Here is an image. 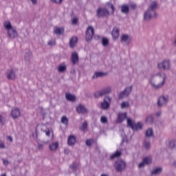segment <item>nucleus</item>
<instances>
[{"label":"nucleus","mask_w":176,"mask_h":176,"mask_svg":"<svg viewBox=\"0 0 176 176\" xmlns=\"http://www.w3.org/2000/svg\"><path fill=\"white\" fill-rule=\"evenodd\" d=\"M78 167H79V164H76L75 162L72 163L69 166V168H71V170H72V171H77L78 170Z\"/></svg>","instance_id":"36"},{"label":"nucleus","mask_w":176,"mask_h":176,"mask_svg":"<svg viewBox=\"0 0 176 176\" xmlns=\"http://www.w3.org/2000/svg\"><path fill=\"white\" fill-rule=\"evenodd\" d=\"M102 76H105V73L102 72H95L94 75L91 77L92 80L94 79H97L98 78H102Z\"/></svg>","instance_id":"23"},{"label":"nucleus","mask_w":176,"mask_h":176,"mask_svg":"<svg viewBox=\"0 0 176 176\" xmlns=\"http://www.w3.org/2000/svg\"><path fill=\"white\" fill-rule=\"evenodd\" d=\"M144 122L147 124H153V122H155V119L153 118V114H150L147 116L144 120Z\"/></svg>","instance_id":"22"},{"label":"nucleus","mask_w":176,"mask_h":176,"mask_svg":"<svg viewBox=\"0 0 176 176\" xmlns=\"http://www.w3.org/2000/svg\"><path fill=\"white\" fill-rule=\"evenodd\" d=\"M167 80V74L163 72H160L153 74L148 78V83L154 90H160L164 87Z\"/></svg>","instance_id":"1"},{"label":"nucleus","mask_w":176,"mask_h":176,"mask_svg":"<svg viewBox=\"0 0 176 176\" xmlns=\"http://www.w3.org/2000/svg\"><path fill=\"white\" fill-rule=\"evenodd\" d=\"M54 32L56 35H62V34H64V28H56Z\"/></svg>","instance_id":"32"},{"label":"nucleus","mask_w":176,"mask_h":176,"mask_svg":"<svg viewBox=\"0 0 176 176\" xmlns=\"http://www.w3.org/2000/svg\"><path fill=\"white\" fill-rule=\"evenodd\" d=\"M130 10L129 6L127 5H122L121 6V12L124 13V14H127Z\"/></svg>","instance_id":"31"},{"label":"nucleus","mask_w":176,"mask_h":176,"mask_svg":"<svg viewBox=\"0 0 176 176\" xmlns=\"http://www.w3.org/2000/svg\"><path fill=\"white\" fill-rule=\"evenodd\" d=\"M121 155H122V152L117 151L116 153L110 155V159L112 160L115 159V157H119V156H120Z\"/></svg>","instance_id":"35"},{"label":"nucleus","mask_w":176,"mask_h":176,"mask_svg":"<svg viewBox=\"0 0 176 176\" xmlns=\"http://www.w3.org/2000/svg\"><path fill=\"white\" fill-rule=\"evenodd\" d=\"M38 135H50V131L47 129V126L45 124H41L36 127V138L38 139Z\"/></svg>","instance_id":"3"},{"label":"nucleus","mask_w":176,"mask_h":176,"mask_svg":"<svg viewBox=\"0 0 176 176\" xmlns=\"http://www.w3.org/2000/svg\"><path fill=\"white\" fill-rule=\"evenodd\" d=\"M124 119H127V113H119L118 114L116 123L120 124L123 122V120H124Z\"/></svg>","instance_id":"16"},{"label":"nucleus","mask_w":176,"mask_h":176,"mask_svg":"<svg viewBox=\"0 0 176 176\" xmlns=\"http://www.w3.org/2000/svg\"><path fill=\"white\" fill-rule=\"evenodd\" d=\"M70 16L72 18L74 17V12H72V13L70 14Z\"/></svg>","instance_id":"60"},{"label":"nucleus","mask_w":176,"mask_h":176,"mask_svg":"<svg viewBox=\"0 0 176 176\" xmlns=\"http://www.w3.org/2000/svg\"><path fill=\"white\" fill-rule=\"evenodd\" d=\"M5 123H6V119L3 116L0 114V126H5Z\"/></svg>","instance_id":"41"},{"label":"nucleus","mask_w":176,"mask_h":176,"mask_svg":"<svg viewBox=\"0 0 176 176\" xmlns=\"http://www.w3.org/2000/svg\"><path fill=\"white\" fill-rule=\"evenodd\" d=\"M78 23H79V19H78V18H76V17L72 18V24L73 25H76V24H78Z\"/></svg>","instance_id":"43"},{"label":"nucleus","mask_w":176,"mask_h":176,"mask_svg":"<svg viewBox=\"0 0 176 176\" xmlns=\"http://www.w3.org/2000/svg\"><path fill=\"white\" fill-rule=\"evenodd\" d=\"M172 67L173 63L170 59H164L157 65V68L162 71H170Z\"/></svg>","instance_id":"2"},{"label":"nucleus","mask_w":176,"mask_h":176,"mask_svg":"<svg viewBox=\"0 0 176 176\" xmlns=\"http://www.w3.org/2000/svg\"><path fill=\"white\" fill-rule=\"evenodd\" d=\"M108 14H109V12L107 9L98 8L96 11L97 17H105Z\"/></svg>","instance_id":"11"},{"label":"nucleus","mask_w":176,"mask_h":176,"mask_svg":"<svg viewBox=\"0 0 176 176\" xmlns=\"http://www.w3.org/2000/svg\"><path fill=\"white\" fill-rule=\"evenodd\" d=\"M76 144V138L74 135H70L67 139V145L69 146H74Z\"/></svg>","instance_id":"17"},{"label":"nucleus","mask_w":176,"mask_h":176,"mask_svg":"<svg viewBox=\"0 0 176 176\" xmlns=\"http://www.w3.org/2000/svg\"><path fill=\"white\" fill-rule=\"evenodd\" d=\"M157 8H159V4H157V2L153 1L150 3L148 10L151 12H156V9H157Z\"/></svg>","instance_id":"19"},{"label":"nucleus","mask_w":176,"mask_h":176,"mask_svg":"<svg viewBox=\"0 0 176 176\" xmlns=\"http://www.w3.org/2000/svg\"><path fill=\"white\" fill-rule=\"evenodd\" d=\"M162 171H163V168L162 167L155 168L152 171V175H159V174H162Z\"/></svg>","instance_id":"28"},{"label":"nucleus","mask_w":176,"mask_h":176,"mask_svg":"<svg viewBox=\"0 0 176 176\" xmlns=\"http://www.w3.org/2000/svg\"><path fill=\"white\" fill-rule=\"evenodd\" d=\"M57 71L60 74H64L67 71V65H59L57 67Z\"/></svg>","instance_id":"27"},{"label":"nucleus","mask_w":176,"mask_h":176,"mask_svg":"<svg viewBox=\"0 0 176 176\" xmlns=\"http://www.w3.org/2000/svg\"><path fill=\"white\" fill-rule=\"evenodd\" d=\"M111 89L110 87H107L102 89V91H98L94 94L95 98H100V97H102L103 96H105L106 94H109L111 93Z\"/></svg>","instance_id":"8"},{"label":"nucleus","mask_w":176,"mask_h":176,"mask_svg":"<svg viewBox=\"0 0 176 176\" xmlns=\"http://www.w3.org/2000/svg\"><path fill=\"white\" fill-rule=\"evenodd\" d=\"M45 116H46V114L43 113V119H45Z\"/></svg>","instance_id":"63"},{"label":"nucleus","mask_w":176,"mask_h":176,"mask_svg":"<svg viewBox=\"0 0 176 176\" xmlns=\"http://www.w3.org/2000/svg\"><path fill=\"white\" fill-rule=\"evenodd\" d=\"M8 35L10 39H14L15 38H17L19 34H17V30L14 28L13 29L8 30Z\"/></svg>","instance_id":"15"},{"label":"nucleus","mask_w":176,"mask_h":176,"mask_svg":"<svg viewBox=\"0 0 176 176\" xmlns=\"http://www.w3.org/2000/svg\"><path fill=\"white\" fill-rule=\"evenodd\" d=\"M3 163L4 166H8V164H9V162L8 161V160H3Z\"/></svg>","instance_id":"52"},{"label":"nucleus","mask_w":176,"mask_h":176,"mask_svg":"<svg viewBox=\"0 0 176 176\" xmlns=\"http://www.w3.org/2000/svg\"><path fill=\"white\" fill-rule=\"evenodd\" d=\"M61 123L62 124H65V126H68V118H67V116H63L62 118H61Z\"/></svg>","instance_id":"38"},{"label":"nucleus","mask_w":176,"mask_h":176,"mask_svg":"<svg viewBox=\"0 0 176 176\" xmlns=\"http://www.w3.org/2000/svg\"><path fill=\"white\" fill-rule=\"evenodd\" d=\"M6 76L10 80H14L16 79V74L13 70L7 72Z\"/></svg>","instance_id":"21"},{"label":"nucleus","mask_w":176,"mask_h":176,"mask_svg":"<svg viewBox=\"0 0 176 176\" xmlns=\"http://www.w3.org/2000/svg\"><path fill=\"white\" fill-rule=\"evenodd\" d=\"M30 1H31L33 5H36V2H37L36 0H30Z\"/></svg>","instance_id":"57"},{"label":"nucleus","mask_w":176,"mask_h":176,"mask_svg":"<svg viewBox=\"0 0 176 176\" xmlns=\"http://www.w3.org/2000/svg\"><path fill=\"white\" fill-rule=\"evenodd\" d=\"M175 45H176V39L175 40Z\"/></svg>","instance_id":"64"},{"label":"nucleus","mask_w":176,"mask_h":176,"mask_svg":"<svg viewBox=\"0 0 176 176\" xmlns=\"http://www.w3.org/2000/svg\"><path fill=\"white\" fill-rule=\"evenodd\" d=\"M111 101H112V98L109 97V96H104L103 102L100 104L101 109H104V111L108 109L111 107Z\"/></svg>","instance_id":"4"},{"label":"nucleus","mask_w":176,"mask_h":176,"mask_svg":"<svg viewBox=\"0 0 176 176\" xmlns=\"http://www.w3.org/2000/svg\"><path fill=\"white\" fill-rule=\"evenodd\" d=\"M52 3H56V5H61L63 0H50Z\"/></svg>","instance_id":"47"},{"label":"nucleus","mask_w":176,"mask_h":176,"mask_svg":"<svg viewBox=\"0 0 176 176\" xmlns=\"http://www.w3.org/2000/svg\"><path fill=\"white\" fill-rule=\"evenodd\" d=\"M3 148H5V144H3V143H0V148L1 149H3Z\"/></svg>","instance_id":"55"},{"label":"nucleus","mask_w":176,"mask_h":176,"mask_svg":"<svg viewBox=\"0 0 176 176\" xmlns=\"http://www.w3.org/2000/svg\"><path fill=\"white\" fill-rule=\"evenodd\" d=\"M157 16V14L156 13V11H151V10H148L144 12V20L145 21H149L151 19H153V17H156Z\"/></svg>","instance_id":"7"},{"label":"nucleus","mask_w":176,"mask_h":176,"mask_svg":"<svg viewBox=\"0 0 176 176\" xmlns=\"http://www.w3.org/2000/svg\"><path fill=\"white\" fill-rule=\"evenodd\" d=\"M156 116H162V111H157L156 113H155Z\"/></svg>","instance_id":"56"},{"label":"nucleus","mask_w":176,"mask_h":176,"mask_svg":"<svg viewBox=\"0 0 176 176\" xmlns=\"http://www.w3.org/2000/svg\"><path fill=\"white\" fill-rule=\"evenodd\" d=\"M135 9H137V4L133 3V10H135Z\"/></svg>","instance_id":"58"},{"label":"nucleus","mask_w":176,"mask_h":176,"mask_svg":"<svg viewBox=\"0 0 176 176\" xmlns=\"http://www.w3.org/2000/svg\"><path fill=\"white\" fill-rule=\"evenodd\" d=\"M173 166H174V167L176 168V161H175V162H173Z\"/></svg>","instance_id":"61"},{"label":"nucleus","mask_w":176,"mask_h":176,"mask_svg":"<svg viewBox=\"0 0 176 176\" xmlns=\"http://www.w3.org/2000/svg\"><path fill=\"white\" fill-rule=\"evenodd\" d=\"M93 139H87L85 142L87 146H91V144H93Z\"/></svg>","instance_id":"45"},{"label":"nucleus","mask_w":176,"mask_h":176,"mask_svg":"<svg viewBox=\"0 0 176 176\" xmlns=\"http://www.w3.org/2000/svg\"><path fill=\"white\" fill-rule=\"evenodd\" d=\"M129 104L128 102H123L122 104H121V108L122 109H124V108H127V107H129Z\"/></svg>","instance_id":"49"},{"label":"nucleus","mask_w":176,"mask_h":176,"mask_svg":"<svg viewBox=\"0 0 176 176\" xmlns=\"http://www.w3.org/2000/svg\"><path fill=\"white\" fill-rule=\"evenodd\" d=\"M94 36V28L93 26H89L85 32V39L87 42H91Z\"/></svg>","instance_id":"6"},{"label":"nucleus","mask_w":176,"mask_h":176,"mask_svg":"<svg viewBox=\"0 0 176 176\" xmlns=\"http://www.w3.org/2000/svg\"><path fill=\"white\" fill-rule=\"evenodd\" d=\"M71 61L73 65H76L78 63H79V55H78V53L75 52H72L71 56Z\"/></svg>","instance_id":"12"},{"label":"nucleus","mask_w":176,"mask_h":176,"mask_svg":"<svg viewBox=\"0 0 176 176\" xmlns=\"http://www.w3.org/2000/svg\"><path fill=\"white\" fill-rule=\"evenodd\" d=\"M153 129L149 128L146 131V137H153Z\"/></svg>","instance_id":"40"},{"label":"nucleus","mask_w":176,"mask_h":176,"mask_svg":"<svg viewBox=\"0 0 176 176\" xmlns=\"http://www.w3.org/2000/svg\"><path fill=\"white\" fill-rule=\"evenodd\" d=\"M76 43H78V37L74 36L72 37L69 41V46L72 49H74L75 46L76 45Z\"/></svg>","instance_id":"26"},{"label":"nucleus","mask_w":176,"mask_h":176,"mask_svg":"<svg viewBox=\"0 0 176 176\" xmlns=\"http://www.w3.org/2000/svg\"><path fill=\"white\" fill-rule=\"evenodd\" d=\"M175 146V140H171L169 142V148L173 149Z\"/></svg>","instance_id":"48"},{"label":"nucleus","mask_w":176,"mask_h":176,"mask_svg":"<svg viewBox=\"0 0 176 176\" xmlns=\"http://www.w3.org/2000/svg\"><path fill=\"white\" fill-rule=\"evenodd\" d=\"M76 111L78 113H87V110L86 109V107L85 106L80 104L76 107Z\"/></svg>","instance_id":"24"},{"label":"nucleus","mask_w":176,"mask_h":176,"mask_svg":"<svg viewBox=\"0 0 176 176\" xmlns=\"http://www.w3.org/2000/svg\"><path fill=\"white\" fill-rule=\"evenodd\" d=\"M3 27H4L5 30H7V31L13 30V28H13V26L12 25V23L9 21L4 22Z\"/></svg>","instance_id":"29"},{"label":"nucleus","mask_w":176,"mask_h":176,"mask_svg":"<svg viewBox=\"0 0 176 176\" xmlns=\"http://www.w3.org/2000/svg\"><path fill=\"white\" fill-rule=\"evenodd\" d=\"M102 45L104 47L108 46V45H109V40L105 37L102 38Z\"/></svg>","instance_id":"39"},{"label":"nucleus","mask_w":176,"mask_h":176,"mask_svg":"<svg viewBox=\"0 0 176 176\" xmlns=\"http://www.w3.org/2000/svg\"><path fill=\"white\" fill-rule=\"evenodd\" d=\"M7 140L8 141H10V142H12V141H13V138L11 136H8L7 137Z\"/></svg>","instance_id":"54"},{"label":"nucleus","mask_w":176,"mask_h":176,"mask_svg":"<svg viewBox=\"0 0 176 176\" xmlns=\"http://www.w3.org/2000/svg\"><path fill=\"white\" fill-rule=\"evenodd\" d=\"M127 120V126L128 127H131V129H133V121L130 118H126Z\"/></svg>","instance_id":"44"},{"label":"nucleus","mask_w":176,"mask_h":176,"mask_svg":"<svg viewBox=\"0 0 176 176\" xmlns=\"http://www.w3.org/2000/svg\"><path fill=\"white\" fill-rule=\"evenodd\" d=\"M168 101H170L168 96H161L157 100V107L162 108V107H164V105H167Z\"/></svg>","instance_id":"5"},{"label":"nucleus","mask_w":176,"mask_h":176,"mask_svg":"<svg viewBox=\"0 0 176 176\" xmlns=\"http://www.w3.org/2000/svg\"><path fill=\"white\" fill-rule=\"evenodd\" d=\"M80 129L82 131H85V130H86V129H87V122H83L82 126L80 127Z\"/></svg>","instance_id":"46"},{"label":"nucleus","mask_w":176,"mask_h":176,"mask_svg":"<svg viewBox=\"0 0 176 176\" xmlns=\"http://www.w3.org/2000/svg\"><path fill=\"white\" fill-rule=\"evenodd\" d=\"M56 45V40H50L48 42V46H54Z\"/></svg>","instance_id":"50"},{"label":"nucleus","mask_w":176,"mask_h":176,"mask_svg":"<svg viewBox=\"0 0 176 176\" xmlns=\"http://www.w3.org/2000/svg\"><path fill=\"white\" fill-rule=\"evenodd\" d=\"M150 163H152V158L146 157L143 159L142 162L139 164V168H142V167H145V164H150Z\"/></svg>","instance_id":"14"},{"label":"nucleus","mask_w":176,"mask_h":176,"mask_svg":"<svg viewBox=\"0 0 176 176\" xmlns=\"http://www.w3.org/2000/svg\"><path fill=\"white\" fill-rule=\"evenodd\" d=\"M1 176H6V173H3V174L1 175Z\"/></svg>","instance_id":"62"},{"label":"nucleus","mask_w":176,"mask_h":176,"mask_svg":"<svg viewBox=\"0 0 176 176\" xmlns=\"http://www.w3.org/2000/svg\"><path fill=\"white\" fill-rule=\"evenodd\" d=\"M65 98L67 101H71L72 102H74L76 100V97L71 94H66Z\"/></svg>","instance_id":"30"},{"label":"nucleus","mask_w":176,"mask_h":176,"mask_svg":"<svg viewBox=\"0 0 176 176\" xmlns=\"http://www.w3.org/2000/svg\"><path fill=\"white\" fill-rule=\"evenodd\" d=\"M132 87H127L124 89V91H121L119 94L118 98L120 100H122V98H124V97H127L131 92Z\"/></svg>","instance_id":"10"},{"label":"nucleus","mask_w":176,"mask_h":176,"mask_svg":"<svg viewBox=\"0 0 176 176\" xmlns=\"http://www.w3.org/2000/svg\"><path fill=\"white\" fill-rule=\"evenodd\" d=\"M144 129V123L139 122L138 123H133V130H142Z\"/></svg>","instance_id":"20"},{"label":"nucleus","mask_w":176,"mask_h":176,"mask_svg":"<svg viewBox=\"0 0 176 176\" xmlns=\"http://www.w3.org/2000/svg\"><path fill=\"white\" fill-rule=\"evenodd\" d=\"M130 41V36L127 34H122L121 35V42L126 43Z\"/></svg>","instance_id":"34"},{"label":"nucleus","mask_w":176,"mask_h":176,"mask_svg":"<svg viewBox=\"0 0 176 176\" xmlns=\"http://www.w3.org/2000/svg\"><path fill=\"white\" fill-rule=\"evenodd\" d=\"M58 142H54L49 144V149L51 152H56L58 149Z\"/></svg>","instance_id":"18"},{"label":"nucleus","mask_w":176,"mask_h":176,"mask_svg":"<svg viewBox=\"0 0 176 176\" xmlns=\"http://www.w3.org/2000/svg\"><path fill=\"white\" fill-rule=\"evenodd\" d=\"M144 146L145 149H149L151 148V142L146 139L144 142Z\"/></svg>","instance_id":"42"},{"label":"nucleus","mask_w":176,"mask_h":176,"mask_svg":"<svg viewBox=\"0 0 176 176\" xmlns=\"http://www.w3.org/2000/svg\"><path fill=\"white\" fill-rule=\"evenodd\" d=\"M115 168L118 173L123 171V170L126 168V162L122 160L116 161L115 163Z\"/></svg>","instance_id":"9"},{"label":"nucleus","mask_w":176,"mask_h":176,"mask_svg":"<svg viewBox=\"0 0 176 176\" xmlns=\"http://www.w3.org/2000/svg\"><path fill=\"white\" fill-rule=\"evenodd\" d=\"M31 58H32V52L30 51L28 52L25 54V61H31Z\"/></svg>","instance_id":"33"},{"label":"nucleus","mask_w":176,"mask_h":176,"mask_svg":"<svg viewBox=\"0 0 176 176\" xmlns=\"http://www.w3.org/2000/svg\"><path fill=\"white\" fill-rule=\"evenodd\" d=\"M64 153L65 155H68L69 153V149H68V148L65 149L64 150Z\"/></svg>","instance_id":"53"},{"label":"nucleus","mask_w":176,"mask_h":176,"mask_svg":"<svg viewBox=\"0 0 176 176\" xmlns=\"http://www.w3.org/2000/svg\"><path fill=\"white\" fill-rule=\"evenodd\" d=\"M48 143L49 142H43L42 143H39V142H38L37 149L38 151L43 150V148H45V146L43 145V144H48Z\"/></svg>","instance_id":"37"},{"label":"nucleus","mask_w":176,"mask_h":176,"mask_svg":"<svg viewBox=\"0 0 176 176\" xmlns=\"http://www.w3.org/2000/svg\"><path fill=\"white\" fill-rule=\"evenodd\" d=\"M100 122L102 123H107L108 122V119L105 116L101 117Z\"/></svg>","instance_id":"51"},{"label":"nucleus","mask_w":176,"mask_h":176,"mask_svg":"<svg viewBox=\"0 0 176 176\" xmlns=\"http://www.w3.org/2000/svg\"><path fill=\"white\" fill-rule=\"evenodd\" d=\"M11 116L12 119H19L21 116L20 109L15 108L11 111Z\"/></svg>","instance_id":"13"},{"label":"nucleus","mask_w":176,"mask_h":176,"mask_svg":"<svg viewBox=\"0 0 176 176\" xmlns=\"http://www.w3.org/2000/svg\"><path fill=\"white\" fill-rule=\"evenodd\" d=\"M119 28L114 27L111 32V35L113 39H118V38H119Z\"/></svg>","instance_id":"25"},{"label":"nucleus","mask_w":176,"mask_h":176,"mask_svg":"<svg viewBox=\"0 0 176 176\" xmlns=\"http://www.w3.org/2000/svg\"><path fill=\"white\" fill-rule=\"evenodd\" d=\"M111 10L112 12H115V7H113V5H111Z\"/></svg>","instance_id":"59"}]
</instances>
